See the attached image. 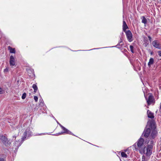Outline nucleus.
<instances>
[{
	"label": "nucleus",
	"mask_w": 161,
	"mask_h": 161,
	"mask_svg": "<svg viewBox=\"0 0 161 161\" xmlns=\"http://www.w3.org/2000/svg\"><path fill=\"white\" fill-rule=\"evenodd\" d=\"M150 127L151 129V132L149 138L151 139H154L156 137L158 133L156 129L155 123L154 121H152L150 122Z\"/></svg>",
	"instance_id": "nucleus-1"
},
{
	"label": "nucleus",
	"mask_w": 161,
	"mask_h": 161,
	"mask_svg": "<svg viewBox=\"0 0 161 161\" xmlns=\"http://www.w3.org/2000/svg\"><path fill=\"white\" fill-rule=\"evenodd\" d=\"M153 146L152 145H148L147 147H144L143 150L144 153L146 154L147 156H149L152 152Z\"/></svg>",
	"instance_id": "nucleus-2"
},
{
	"label": "nucleus",
	"mask_w": 161,
	"mask_h": 161,
	"mask_svg": "<svg viewBox=\"0 0 161 161\" xmlns=\"http://www.w3.org/2000/svg\"><path fill=\"white\" fill-rule=\"evenodd\" d=\"M0 140L6 146L9 145L11 142L7 138L3 135L0 136Z\"/></svg>",
	"instance_id": "nucleus-3"
},
{
	"label": "nucleus",
	"mask_w": 161,
	"mask_h": 161,
	"mask_svg": "<svg viewBox=\"0 0 161 161\" xmlns=\"http://www.w3.org/2000/svg\"><path fill=\"white\" fill-rule=\"evenodd\" d=\"M32 133L29 129H27L25 131L24 134V136L22 138L23 140H25L26 138L29 137L30 136H31Z\"/></svg>",
	"instance_id": "nucleus-4"
},
{
	"label": "nucleus",
	"mask_w": 161,
	"mask_h": 161,
	"mask_svg": "<svg viewBox=\"0 0 161 161\" xmlns=\"http://www.w3.org/2000/svg\"><path fill=\"white\" fill-rule=\"evenodd\" d=\"M151 130L150 125L149 126V128H145L143 133V135L146 138L148 137L149 136Z\"/></svg>",
	"instance_id": "nucleus-5"
},
{
	"label": "nucleus",
	"mask_w": 161,
	"mask_h": 161,
	"mask_svg": "<svg viewBox=\"0 0 161 161\" xmlns=\"http://www.w3.org/2000/svg\"><path fill=\"white\" fill-rule=\"evenodd\" d=\"M126 35V36L127 39L130 42H131L132 40L131 39L132 36V34L130 30L127 31L125 32Z\"/></svg>",
	"instance_id": "nucleus-6"
},
{
	"label": "nucleus",
	"mask_w": 161,
	"mask_h": 161,
	"mask_svg": "<svg viewBox=\"0 0 161 161\" xmlns=\"http://www.w3.org/2000/svg\"><path fill=\"white\" fill-rule=\"evenodd\" d=\"M144 140L142 138H140L138 141L137 145L139 148H142V146L143 145Z\"/></svg>",
	"instance_id": "nucleus-7"
},
{
	"label": "nucleus",
	"mask_w": 161,
	"mask_h": 161,
	"mask_svg": "<svg viewBox=\"0 0 161 161\" xmlns=\"http://www.w3.org/2000/svg\"><path fill=\"white\" fill-rule=\"evenodd\" d=\"M9 64L10 65L13 67L15 65V58L13 55H11L10 57Z\"/></svg>",
	"instance_id": "nucleus-8"
},
{
	"label": "nucleus",
	"mask_w": 161,
	"mask_h": 161,
	"mask_svg": "<svg viewBox=\"0 0 161 161\" xmlns=\"http://www.w3.org/2000/svg\"><path fill=\"white\" fill-rule=\"evenodd\" d=\"M147 100L148 105H150L154 101L153 97L152 95H149L148 99H147Z\"/></svg>",
	"instance_id": "nucleus-9"
},
{
	"label": "nucleus",
	"mask_w": 161,
	"mask_h": 161,
	"mask_svg": "<svg viewBox=\"0 0 161 161\" xmlns=\"http://www.w3.org/2000/svg\"><path fill=\"white\" fill-rule=\"evenodd\" d=\"M152 44L155 48L159 49H161V45L159 43H158L157 41H154L153 42Z\"/></svg>",
	"instance_id": "nucleus-10"
},
{
	"label": "nucleus",
	"mask_w": 161,
	"mask_h": 161,
	"mask_svg": "<svg viewBox=\"0 0 161 161\" xmlns=\"http://www.w3.org/2000/svg\"><path fill=\"white\" fill-rule=\"evenodd\" d=\"M147 116L149 118L153 119L154 118L153 114L149 110H147Z\"/></svg>",
	"instance_id": "nucleus-11"
},
{
	"label": "nucleus",
	"mask_w": 161,
	"mask_h": 161,
	"mask_svg": "<svg viewBox=\"0 0 161 161\" xmlns=\"http://www.w3.org/2000/svg\"><path fill=\"white\" fill-rule=\"evenodd\" d=\"M128 28V27L127 26L126 22L125 21H123V30L125 32L126 31V29Z\"/></svg>",
	"instance_id": "nucleus-12"
},
{
	"label": "nucleus",
	"mask_w": 161,
	"mask_h": 161,
	"mask_svg": "<svg viewBox=\"0 0 161 161\" xmlns=\"http://www.w3.org/2000/svg\"><path fill=\"white\" fill-rule=\"evenodd\" d=\"M8 50H9V52L10 53H15V51L14 48H13L10 46H9L8 47Z\"/></svg>",
	"instance_id": "nucleus-13"
},
{
	"label": "nucleus",
	"mask_w": 161,
	"mask_h": 161,
	"mask_svg": "<svg viewBox=\"0 0 161 161\" xmlns=\"http://www.w3.org/2000/svg\"><path fill=\"white\" fill-rule=\"evenodd\" d=\"M62 129L64 130L63 133H66L67 134H71V132L70 131L66 129L64 127H63Z\"/></svg>",
	"instance_id": "nucleus-14"
},
{
	"label": "nucleus",
	"mask_w": 161,
	"mask_h": 161,
	"mask_svg": "<svg viewBox=\"0 0 161 161\" xmlns=\"http://www.w3.org/2000/svg\"><path fill=\"white\" fill-rule=\"evenodd\" d=\"M154 62V60L153 58H150L149 62L148 63V65L150 66L151 65L153 64Z\"/></svg>",
	"instance_id": "nucleus-15"
},
{
	"label": "nucleus",
	"mask_w": 161,
	"mask_h": 161,
	"mask_svg": "<svg viewBox=\"0 0 161 161\" xmlns=\"http://www.w3.org/2000/svg\"><path fill=\"white\" fill-rule=\"evenodd\" d=\"M14 145L17 147H18L21 145V142L20 141H16L14 143Z\"/></svg>",
	"instance_id": "nucleus-16"
},
{
	"label": "nucleus",
	"mask_w": 161,
	"mask_h": 161,
	"mask_svg": "<svg viewBox=\"0 0 161 161\" xmlns=\"http://www.w3.org/2000/svg\"><path fill=\"white\" fill-rule=\"evenodd\" d=\"M32 87L34 90V92H36V91L38 89L36 85L35 84H33L32 85Z\"/></svg>",
	"instance_id": "nucleus-17"
},
{
	"label": "nucleus",
	"mask_w": 161,
	"mask_h": 161,
	"mask_svg": "<svg viewBox=\"0 0 161 161\" xmlns=\"http://www.w3.org/2000/svg\"><path fill=\"white\" fill-rule=\"evenodd\" d=\"M121 155L122 157L125 158H127L128 157L127 155L124 152H121Z\"/></svg>",
	"instance_id": "nucleus-18"
},
{
	"label": "nucleus",
	"mask_w": 161,
	"mask_h": 161,
	"mask_svg": "<svg viewBox=\"0 0 161 161\" xmlns=\"http://www.w3.org/2000/svg\"><path fill=\"white\" fill-rule=\"evenodd\" d=\"M142 23H143L145 24L147 22V19L145 18L144 16L142 17Z\"/></svg>",
	"instance_id": "nucleus-19"
},
{
	"label": "nucleus",
	"mask_w": 161,
	"mask_h": 161,
	"mask_svg": "<svg viewBox=\"0 0 161 161\" xmlns=\"http://www.w3.org/2000/svg\"><path fill=\"white\" fill-rule=\"evenodd\" d=\"M124 44V43L122 40L120 38V41L119 42V44H118L117 46L118 45H120V46H122Z\"/></svg>",
	"instance_id": "nucleus-20"
},
{
	"label": "nucleus",
	"mask_w": 161,
	"mask_h": 161,
	"mask_svg": "<svg viewBox=\"0 0 161 161\" xmlns=\"http://www.w3.org/2000/svg\"><path fill=\"white\" fill-rule=\"evenodd\" d=\"M130 50L131 52L132 53H134V52L133 51V48H134L133 47L132 45H130Z\"/></svg>",
	"instance_id": "nucleus-21"
},
{
	"label": "nucleus",
	"mask_w": 161,
	"mask_h": 161,
	"mask_svg": "<svg viewBox=\"0 0 161 161\" xmlns=\"http://www.w3.org/2000/svg\"><path fill=\"white\" fill-rule=\"evenodd\" d=\"M26 97V94L25 93H24L22 96V98L23 99L25 98Z\"/></svg>",
	"instance_id": "nucleus-22"
},
{
	"label": "nucleus",
	"mask_w": 161,
	"mask_h": 161,
	"mask_svg": "<svg viewBox=\"0 0 161 161\" xmlns=\"http://www.w3.org/2000/svg\"><path fill=\"white\" fill-rule=\"evenodd\" d=\"M142 161H147V159L145 158V157L144 156H142Z\"/></svg>",
	"instance_id": "nucleus-23"
},
{
	"label": "nucleus",
	"mask_w": 161,
	"mask_h": 161,
	"mask_svg": "<svg viewBox=\"0 0 161 161\" xmlns=\"http://www.w3.org/2000/svg\"><path fill=\"white\" fill-rule=\"evenodd\" d=\"M34 99L36 102H37L38 101V97L37 96H35L34 97Z\"/></svg>",
	"instance_id": "nucleus-24"
},
{
	"label": "nucleus",
	"mask_w": 161,
	"mask_h": 161,
	"mask_svg": "<svg viewBox=\"0 0 161 161\" xmlns=\"http://www.w3.org/2000/svg\"><path fill=\"white\" fill-rule=\"evenodd\" d=\"M158 53L159 55L160 56H161V51H158Z\"/></svg>",
	"instance_id": "nucleus-25"
},
{
	"label": "nucleus",
	"mask_w": 161,
	"mask_h": 161,
	"mask_svg": "<svg viewBox=\"0 0 161 161\" xmlns=\"http://www.w3.org/2000/svg\"><path fill=\"white\" fill-rule=\"evenodd\" d=\"M148 39H149V40L151 42V41H152V38L151 37H150V36H148Z\"/></svg>",
	"instance_id": "nucleus-26"
},
{
	"label": "nucleus",
	"mask_w": 161,
	"mask_h": 161,
	"mask_svg": "<svg viewBox=\"0 0 161 161\" xmlns=\"http://www.w3.org/2000/svg\"><path fill=\"white\" fill-rule=\"evenodd\" d=\"M8 71V69L7 68H6L5 69H4V72H7Z\"/></svg>",
	"instance_id": "nucleus-27"
},
{
	"label": "nucleus",
	"mask_w": 161,
	"mask_h": 161,
	"mask_svg": "<svg viewBox=\"0 0 161 161\" xmlns=\"http://www.w3.org/2000/svg\"><path fill=\"white\" fill-rule=\"evenodd\" d=\"M150 143H151V145H152L153 146V143H154L153 141H151L150 142Z\"/></svg>",
	"instance_id": "nucleus-28"
},
{
	"label": "nucleus",
	"mask_w": 161,
	"mask_h": 161,
	"mask_svg": "<svg viewBox=\"0 0 161 161\" xmlns=\"http://www.w3.org/2000/svg\"><path fill=\"white\" fill-rule=\"evenodd\" d=\"M0 161H4V160L3 158H0Z\"/></svg>",
	"instance_id": "nucleus-29"
},
{
	"label": "nucleus",
	"mask_w": 161,
	"mask_h": 161,
	"mask_svg": "<svg viewBox=\"0 0 161 161\" xmlns=\"http://www.w3.org/2000/svg\"><path fill=\"white\" fill-rule=\"evenodd\" d=\"M2 92V89L0 87V94H1Z\"/></svg>",
	"instance_id": "nucleus-30"
},
{
	"label": "nucleus",
	"mask_w": 161,
	"mask_h": 161,
	"mask_svg": "<svg viewBox=\"0 0 161 161\" xmlns=\"http://www.w3.org/2000/svg\"><path fill=\"white\" fill-rule=\"evenodd\" d=\"M60 125V126H61V127L63 129V127H64L63 126H62V125Z\"/></svg>",
	"instance_id": "nucleus-31"
},
{
	"label": "nucleus",
	"mask_w": 161,
	"mask_h": 161,
	"mask_svg": "<svg viewBox=\"0 0 161 161\" xmlns=\"http://www.w3.org/2000/svg\"><path fill=\"white\" fill-rule=\"evenodd\" d=\"M13 138H16L15 136H13Z\"/></svg>",
	"instance_id": "nucleus-32"
}]
</instances>
